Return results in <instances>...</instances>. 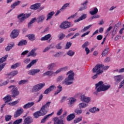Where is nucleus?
<instances>
[{"label": "nucleus", "mask_w": 124, "mask_h": 124, "mask_svg": "<svg viewBox=\"0 0 124 124\" xmlns=\"http://www.w3.org/2000/svg\"><path fill=\"white\" fill-rule=\"evenodd\" d=\"M30 62H31V59L30 58L25 59L23 61V62L25 63V64H28V63H29Z\"/></svg>", "instance_id": "nucleus-55"}, {"label": "nucleus", "mask_w": 124, "mask_h": 124, "mask_svg": "<svg viewBox=\"0 0 124 124\" xmlns=\"http://www.w3.org/2000/svg\"><path fill=\"white\" fill-rule=\"evenodd\" d=\"M110 88L109 85L104 84L103 81H99L95 84V89H96L97 93L100 92H105Z\"/></svg>", "instance_id": "nucleus-2"}, {"label": "nucleus", "mask_w": 124, "mask_h": 124, "mask_svg": "<svg viewBox=\"0 0 124 124\" xmlns=\"http://www.w3.org/2000/svg\"><path fill=\"white\" fill-rule=\"evenodd\" d=\"M62 55V52H58L55 54L54 55V56L55 57V58H58V57H61Z\"/></svg>", "instance_id": "nucleus-58"}, {"label": "nucleus", "mask_w": 124, "mask_h": 124, "mask_svg": "<svg viewBox=\"0 0 124 124\" xmlns=\"http://www.w3.org/2000/svg\"><path fill=\"white\" fill-rule=\"evenodd\" d=\"M115 71H116V72H118V73H124V68H121L120 69H116L115 70Z\"/></svg>", "instance_id": "nucleus-61"}, {"label": "nucleus", "mask_w": 124, "mask_h": 124, "mask_svg": "<svg viewBox=\"0 0 124 124\" xmlns=\"http://www.w3.org/2000/svg\"><path fill=\"white\" fill-rule=\"evenodd\" d=\"M33 116L35 119H37V118H38L39 117H40L43 115H41L40 111L39 110L38 111H36L35 112H34L33 113Z\"/></svg>", "instance_id": "nucleus-39"}, {"label": "nucleus", "mask_w": 124, "mask_h": 124, "mask_svg": "<svg viewBox=\"0 0 124 124\" xmlns=\"http://www.w3.org/2000/svg\"><path fill=\"white\" fill-rule=\"evenodd\" d=\"M87 18V14H83L81 16L79 17V19H80V21H82V20H85Z\"/></svg>", "instance_id": "nucleus-60"}, {"label": "nucleus", "mask_w": 124, "mask_h": 124, "mask_svg": "<svg viewBox=\"0 0 124 124\" xmlns=\"http://www.w3.org/2000/svg\"><path fill=\"white\" fill-rule=\"evenodd\" d=\"M64 79V77L62 76H60L57 78V82H61Z\"/></svg>", "instance_id": "nucleus-49"}, {"label": "nucleus", "mask_w": 124, "mask_h": 124, "mask_svg": "<svg viewBox=\"0 0 124 124\" xmlns=\"http://www.w3.org/2000/svg\"><path fill=\"white\" fill-rule=\"evenodd\" d=\"M8 57V55H6L5 56L2 57L0 59V63H2V62H4L6 61V59H7Z\"/></svg>", "instance_id": "nucleus-44"}, {"label": "nucleus", "mask_w": 124, "mask_h": 124, "mask_svg": "<svg viewBox=\"0 0 124 124\" xmlns=\"http://www.w3.org/2000/svg\"><path fill=\"white\" fill-rule=\"evenodd\" d=\"M20 65H21V62L16 63L12 65L11 68L13 69H15V68H17V67H18V66H20Z\"/></svg>", "instance_id": "nucleus-47"}, {"label": "nucleus", "mask_w": 124, "mask_h": 124, "mask_svg": "<svg viewBox=\"0 0 124 124\" xmlns=\"http://www.w3.org/2000/svg\"><path fill=\"white\" fill-rule=\"evenodd\" d=\"M65 37V35L63 33H60L58 35V38L59 40H62V39H63Z\"/></svg>", "instance_id": "nucleus-46"}, {"label": "nucleus", "mask_w": 124, "mask_h": 124, "mask_svg": "<svg viewBox=\"0 0 124 124\" xmlns=\"http://www.w3.org/2000/svg\"><path fill=\"white\" fill-rule=\"evenodd\" d=\"M41 5V4L40 3H36L35 4H34L30 7L31 9H32L33 10H37L39 7H40Z\"/></svg>", "instance_id": "nucleus-18"}, {"label": "nucleus", "mask_w": 124, "mask_h": 124, "mask_svg": "<svg viewBox=\"0 0 124 124\" xmlns=\"http://www.w3.org/2000/svg\"><path fill=\"white\" fill-rule=\"evenodd\" d=\"M30 16H31V14H24V13H22V14H19L17 16V18H18L19 22H20V23H23V21H25V20H26V19H27V18H29V17H30Z\"/></svg>", "instance_id": "nucleus-7"}, {"label": "nucleus", "mask_w": 124, "mask_h": 124, "mask_svg": "<svg viewBox=\"0 0 124 124\" xmlns=\"http://www.w3.org/2000/svg\"><path fill=\"white\" fill-rule=\"evenodd\" d=\"M51 36H52L51 34H48L45 35V36L42 37L41 38V41H45L46 40H48V39H50V38H51Z\"/></svg>", "instance_id": "nucleus-29"}, {"label": "nucleus", "mask_w": 124, "mask_h": 124, "mask_svg": "<svg viewBox=\"0 0 124 124\" xmlns=\"http://www.w3.org/2000/svg\"><path fill=\"white\" fill-rule=\"evenodd\" d=\"M67 70H68V66H67L61 68L62 71H67Z\"/></svg>", "instance_id": "nucleus-64"}, {"label": "nucleus", "mask_w": 124, "mask_h": 124, "mask_svg": "<svg viewBox=\"0 0 124 124\" xmlns=\"http://www.w3.org/2000/svg\"><path fill=\"white\" fill-rule=\"evenodd\" d=\"M12 117V116L11 115H9L6 116L5 118L6 122H9V121H10L11 120Z\"/></svg>", "instance_id": "nucleus-59"}, {"label": "nucleus", "mask_w": 124, "mask_h": 124, "mask_svg": "<svg viewBox=\"0 0 124 124\" xmlns=\"http://www.w3.org/2000/svg\"><path fill=\"white\" fill-rule=\"evenodd\" d=\"M33 105H34V102H28V103L24 105L23 107L24 109H29L31 107H32Z\"/></svg>", "instance_id": "nucleus-17"}, {"label": "nucleus", "mask_w": 124, "mask_h": 124, "mask_svg": "<svg viewBox=\"0 0 124 124\" xmlns=\"http://www.w3.org/2000/svg\"><path fill=\"white\" fill-rule=\"evenodd\" d=\"M15 46L14 43H11L9 45L5 47V50L6 51H9L12 48H13Z\"/></svg>", "instance_id": "nucleus-35"}, {"label": "nucleus", "mask_w": 124, "mask_h": 124, "mask_svg": "<svg viewBox=\"0 0 124 124\" xmlns=\"http://www.w3.org/2000/svg\"><path fill=\"white\" fill-rule=\"evenodd\" d=\"M27 40H21L18 44V46H24V45H27Z\"/></svg>", "instance_id": "nucleus-38"}, {"label": "nucleus", "mask_w": 124, "mask_h": 124, "mask_svg": "<svg viewBox=\"0 0 124 124\" xmlns=\"http://www.w3.org/2000/svg\"><path fill=\"white\" fill-rule=\"evenodd\" d=\"M37 50V48H33L32 49L29 54L28 55V57H35L37 54L35 53V51Z\"/></svg>", "instance_id": "nucleus-23"}, {"label": "nucleus", "mask_w": 124, "mask_h": 124, "mask_svg": "<svg viewBox=\"0 0 124 124\" xmlns=\"http://www.w3.org/2000/svg\"><path fill=\"white\" fill-rule=\"evenodd\" d=\"M28 82L27 80L24 79V80H21L19 81L18 84L19 85H24V84H26Z\"/></svg>", "instance_id": "nucleus-56"}, {"label": "nucleus", "mask_w": 124, "mask_h": 124, "mask_svg": "<svg viewBox=\"0 0 124 124\" xmlns=\"http://www.w3.org/2000/svg\"><path fill=\"white\" fill-rule=\"evenodd\" d=\"M57 91H55L54 93L55 95H57V94H59V93H61V92L62 91V85H59L57 87Z\"/></svg>", "instance_id": "nucleus-30"}, {"label": "nucleus", "mask_w": 124, "mask_h": 124, "mask_svg": "<svg viewBox=\"0 0 124 124\" xmlns=\"http://www.w3.org/2000/svg\"><path fill=\"white\" fill-rule=\"evenodd\" d=\"M19 35V30H14L11 33V38H16Z\"/></svg>", "instance_id": "nucleus-14"}, {"label": "nucleus", "mask_w": 124, "mask_h": 124, "mask_svg": "<svg viewBox=\"0 0 124 124\" xmlns=\"http://www.w3.org/2000/svg\"><path fill=\"white\" fill-rule=\"evenodd\" d=\"M75 54V52L73 50H70L67 52V55L69 57H73Z\"/></svg>", "instance_id": "nucleus-45"}, {"label": "nucleus", "mask_w": 124, "mask_h": 124, "mask_svg": "<svg viewBox=\"0 0 124 124\" xmlns=\"http://www.w3.org/2000/svg\"><path fill=\"white\" fill-rule=\"evenodd\" d=\"M93 26V25L91 24L89 25L86 27H85L83 29L81 30V32H85V31H87L88 30H89V29H91V27Z\"/></svg>", "instance_id": "nucleus-41"}, {"label": "nucleus", "mask_w": 124, "mask_h": 124, "mask_svg": "<svg viewBox=\"0 0 124 124\" xmlns=\"http://www.w3.org/2000/svg\"><path fill=\"white\" fill-rule=\"evenodd\" d=\"M54 90H56V86L55 85H51L44 91V94H47L50 92H52Z\"/></svg>", "instance_id": "nucleus-15"}, {"label": "nucleus", "mask_w": 124, "mask_h": 124, "mask_svg": "<svg viewBox=\"0 0 124 124\" xmlns=\"http://www.w3.org/2000/svg\"><path fill=\"white\" fill-rule=\"evenodd\" d=\"M33 122V119L31 117H27L24 119L25 124H31Z\"/></svg>", "instance_id": "nucleus-16"}, {"label": "nucleus", "mask_w": 124, "mask_h": 124, "mask_svg": "<svg viewBox=\"0 0 124 124\" xmlns=\"http://www.w3.org/2000/svg\"><path fill=\"white\" fill-rule=\"evenodd\" d=\"M55 14V12H51L49 13L48 14L47 16H46V21H48V20H50L52 19V17H53V15Z\"/></svg>", "instance_id": "nucleus-37"}, {"label": "nucleus", "mask_w": 124, "mask_h": 124, "mask_svg": "<svg viewBox=\"0 0 124 124\" xmlns=\"http://www.w3.org/2000/svg\"><path fill=\"white\" fill-rule=\"evenodd\" d=\"M56 63L53 62L47 65V68L48 69V70H53V69H54V67H56Z\"/></svg>", "instance_id": "nucleus-28"}, {"label": "nucleus", "mask_w": 124, "mask_h": 124, "mask_svg": "<svg viewBox=\"0 0 124 124\" xmlns=\"http://www.w3.org/2000/svg\"><path fill=\"white\" fill-rule=\"evenodd\" d=\"M69 3H66L64 4L60 9V10H61V11H64V10H65V9H66V8L69 6Z\"/></svg>", "instance_id": "nucleus-42"}, {"label": "nucleus", "mask_w": 124, "mask_h": 124, "mask_svg": "<svg viewBox=\"0 0 124 124\" xmlns=\"http://www.w3.org/2000/svg\"><path fill=\"white\" fill-rule=\"evenodd\" d=\"M44 76H54V72L52 71H47L43 74Z\"/></svg>", "instance_id": "nucleus-33"}, {"label": "nucleus", "mask_w": 124, "mask_h": 124, "mask_svg": "<svg viewBox=\"0 0 124 124\" xmlns=\"http://www.w3.org/2000/svg\"><path fill=\"white\" fill-rule=\"evenodd\" d=\"M38 62V59L32 60L31 62L26 66V68H27V69L29 68H31V66L34 64H35L36 62Z\"/></svg>", "instance_id": "nucleus-21"}, {"label": "nucleus", "mask_w": 124, "mask_h": 124, "mask_svg": "<svg viewBox=\"0 0 124 124\" xmlns=\"http://www.w3.org/2000/svg\"><path fill=\"white\" fill-rule=\"evenodd\" d=\"M75 101H76V99H75V98H70L68 103V105L69 107H72Z\"/></svg>", "instance_id": "nucleus-26"}, {"label": "nucleus", "mask_w": 124, "mask_h": 124, "mask_svg": "<svg viewBox=\"0 0 124 124\" xmlns=\"http://www.w3.org/2000/svg\"><path fill=\"white\" fill-rule=\"evenodd\" d=\"M23 112H24V109L22 108H19L14 114V117L18 118V117L21 116V115L23 114Z\"/></svg>", "instance_id": "nucleus-11"}, {"label": "nucleus", "mask_w": 124, "mask_h": 124, "mask_svg": "<svg viewBox=\"0 0 124 124\" xmlns=\"http://www.w3.org/2000/svg\"><path fill=\"white\" fill-rule=\"evenodd\" d=\"M97 12H98V9L96 7H94L91 9V11L89 12V13L91 15H95V14H97Z\"/></svg>", "instance_id": "nucleus-20"}, {"label": "nucleus", "mask_w": 124, "mask_h": 124, "mask_svg": "<svg viewBox=\"0 0 124 124\" xmlns=\"http://www.w3.org/2000/svg\"><path fill=\"white\" fill-rule=\"evenodd\" d=\"M93 73H97L101 74L103 72V65L97 64L93 69Z\"/></svg>", "instance_id": "nucleus-5"}, {"label": "nucleus", "mask_w": 124, "mask_h": 124, "mask_svg": "<svg viewBox=\"0 0 124 124\" xmlns=\"http://www.w3.org/2000/svg\"><path fill=\"white\" fill-rule=\"evenodd\" d=\"M80 100L81 101L85 102V103H87V104H89L91 101V97H87L85 95V94H81L80 95Z\"/></svg>", "instance_id": "nucleus-9"}, {"label": "nucleus", "mask_w": 124, "mask_h": 124, "mask_svg": "<svg viewBox=\"0 0 124 124\" xmlns=\"http://www.w3.org/2000/svg\"><path fill=\"white\" fill-rule=\"evenodd\" d=\"M53 114H54V112H52L51 113L45 116L44 118L41 120V124H44V123L46 122V120H48V119H49L51 116H53Z\"/></svg>", "instance_id": "nucleus-22"}, {"label": "nucleus", "mask_w": 124, "mask_h": 124, "mask_svg": "<svg viewBox=\"0 0 124 124\" xmlns=\"http://www.w3.org/2000/svg\"><path fill=\"white\" fill-rule=\"evenodd\" d=\"M89 3V0H86L84 1L81 4V5H82V7H81L79 10L80 11H83V10H86V9L87 8V5Z\"/></svg>", "instance_id": "nucleus-13"}, {"label": "nucleus", "mask_w": 124, "mask_h": 124, "mask_svg": "<svg viewBox=\"0 0 124 124\" xmlns=\"http://www.w3.org/2000/svg\"><path fill=\"white\" fill-rule=\"evenodd\" d=\"M82 119H83L82 117L77 118L76 120H74V122L75 124H77L79 122H81V121H82Z\"/></svg>", "instance_id": "nucleus-54"}, {"label": "nucleus", "mask_w": 124, "mask_h": 124, "mask_svg": "<svg viewBox=\"0 0 124 124\" xmlns=\"http://www.w3.org/2000/svg\"><path fill=\"white\" fill-rule=\"evenodd\" d=\"M71 45H72V43H71V42H67L66 44L65 49H69V48L71 47Z\"/></svg>", "instance_id": "nucleus-57"}, {"label": "nucleus", "mask_w": 124, "mask_h": 124, "mask_svg": "<svg viewBox=\"0 0 124 124\" xmlns=\"http://www.w3.org/2000/svg\"><path fill=\"white\" fill-rule=\"evenodd\" d=\"M9 83V80L3 81L2 79L0 80V87H3V86H6L7 84Z\"/></svg>", "instance_id": "nucleus-36"}, {"label": "nucleus", "mask_w": 124, "mask_h": 124, "mask_svg": "<svg viewBox=\"0 0 124 124\" xmlns=\"http://www.w3.org/2000/svg\"><path fill=\"white\" fill-rule=\"evenodd\" d=\"M71 22H69L67 21L63 22L60 26V28L62 29V30H65L66 29H68L72 27Z\"/></svg>", "instance_id": "nucleus-8"}, {"label": "nucleus", "mask_w": 124, "mask_h": 124, "mask_svg": "<svg viewBox=\"0 0 124 124\" xmlns=\"http://www.w3.org/2000/svg\"><path fill=\"white\" fill-rule=\"evenodd\" d=\"M62 108H61L60 109H59L57 113V116H61V115H62Z\"/></svg>", "instance_id": "nucleus-62"}, {"label": "nucleus", "mask_w": 124, "mask_h": 124, "mask_svg": "<svg viewBox=\"0 0 124 124\" xmlns=\"http://www.w3.org/2000/svg\"><path fill=\"white\" fill-rule=\"evenodd\" d=\"M89 111L91 113H94L95 112H96V107H94L93 108H91L89 110Z\"/></svg>", "instance_id": "nucleus-63"}, {"label": "nucleus", "mask_w": 124, "mask_h": 124, "mask_svg": "<svg viewBox=\"0 0 124 124\" xmlns=\"http://www.w3.org/2000/svg\"><path fill=\"white\" fill-rule=\"evenodd\" d=\"M88 106H89V104L84 102L80 103L78 104V107L79 109H85V108H87Z\"/></svg>", "instance_id": "nucleus-24"}, {"label": "nucleus", "mask_w": 124, "mask_h": 124, "mask_svg": "<svg viewBox=\"0 0 124 124\" xmlns=\"http://www.w3.org/2000/svg\"><path fill=\"white\" fill-rule=\"evenodd\" d=\"M109 47L108 46H107L106 48L104 49V50L103 51L102 53V57H105L107 54H108V52L109 51Z\"/></svg>", "instance_id": "nucleus-31"}, {"label": "nucleus", "mask_w": 124, "mask_h": 124, "mask_svg": "<svg viewBox=\"0 0 124 124\" xmlns=\"http://www.w3.org/2000/svg\"><path fill=\"white\" fill-rule=\"evenodd\" d=\"M40 72V70L38 68H36V69H32L29 70L28 72V73L29 75L34 76L35 74H37V73H39Z\"/></svg>", "instance_id": "nucleus-10"}, {"label": "nucleus", "mask_w": 124, "mask_h": 124, "mask_svg": "<svg viewBox=\"0 0 124 124\" xmlns=\"http://www.w3.org/2000/svg\"><path fill=\"white\" fill-rule=\"evenodd\" d=\"M66 75L67 77L62 81V84H64L67 86L72 85L75 80L74 76L75 74L73 72V71L70 70L67 73Z\"/></svg>", "instance_id": "nucleus-1"}, {"label": "nucleus", "mask_w": 124, "mask_h": 124, "mask_svg": "<svg viewBox=\"0 0 124 124\" xmlns=\"http://www.w3.org/2000/svg\"><path fill=\"white\" fill-rule=\"evenodd\" d=\"M27 37L28 38V39L29 40H31V41H33V40H35V35L33 34H29L28 35H27Z\"/></svg>", "instance_id": "nucleus-32"}, {"label": "nucleus", "mask_w": 124, "mask_h": 124, "mask_svg": "<svg viewBox=\"0 0 124 124\" xmlns=\"http://www.w3.org/2000/svg\"><path fill=\"white\" fill-rule=\"evenodd\" d=\"M36 21V18L34 17V18L32 19L31 21L28 24V28L31 29V25L33 24Z\"/></svg>", "instance_id": "nucleus-43"}, {"label": "nucleus", "mask_w": 124, "mask_h": 124, "mask_svg": "<svg viewBox=\"0 0 124 124\" xmlns=\"http://www.w3.org/2000/svg\"><path fill=\"white\" fill-rule=\"evenodd\" d=\"M3 100L4 101L5 103H7V102H10L12 101V99H11V96L8 95L3 98Z\"/></svg>", "instance_id": "nucleus-25"}, {"label": "nucleus", "mask_w": 124, "mask_h": 124, "mask_svg": "<svg viewBox=\"0 0 124 124\" xmlns=\"http://www.w3.org/2000/svg\"><path fill=\"white\" fill-rule=\"evenodd\" d=\"M8 89L11 91L13 97L19 95L20 92L18 91V87L15 85H11L8 87Z\"/></svg>", "instance_id": "nucleus-3"}, {"label": "nucleus", "mask_w": 124, "mask_h": 124, "mask_svg": "<svg viewBox=\"0 0 124 124\" xmlns=\"http://www.w3.org/2000/svg\"><path fill=\"white\" fill-rule=\"evenodd\" d=\"M20 3H21V1H16L11 5V8L14 9L16 6H18V5H20Z\"/></svg>", "instance_id": "nucleus-27"}, {"label": "nucleus", "mask_w": 124, "mask_h": 124, "mask_svg": "<svg viewBox=\"0 0 124 124\" xmlns=\"http://www.w3.org/2000/svg\"><path fill=\"white\" fill-rule=\"evenodd\" d=\"M45 86V83L37 84L33 86L32 88V93H36V92H39V91H40V90Z\"/></svg>", "instance_id": "nucleus-6"}, {"label": "nucleus", "mask_w": 124, "mask_h": 124, "mask_svg": "<svg viewBox=\"0 0 124 124\" xmlns=\"http://www.w3.org/2000/svg\"><path fill=\"white\" fill-rule=\"evenodd\" d=\"M46 16L44 15L39 16L36 19V22L38 24H41V23H43L44 22V20Z\"/></svg>", "instance_id": "nucleus-12"}, {"label": "nucleus", "mask_w": 124, "mask_h": 124, "mask_svg": "<svg viewBox=\"0 0 124 124\" xmlns=\"http://www.w3.org/2000/svg\"><path fill=\"white\" fill-rule=\"evenodd\" d=\"M89 45H90V43H89L88 41H86L82 45V48H83V49H85V48H87V46H89Z\"/></svg>", "instance_id": "nucleus-51"}, {"label": "nucleus", "mask_w": 124, "mask_h": 124, "mask_svg": "<svg viewBox=\"0 0 124 124\" xmlns=\"http://www.w3.org/2000/svg\"><path fill=\"white\" fill-rule=\"evenodd\" d=\"M114 79L115 81V82H117V83H120L123 79H124V77L122 75H118V76H115L114 77Z\"/></svg>", "instance_id": "nucleus-19"}, {"label": "nucleus", "mask_w": 124, "mask_h": 124, "mask_svg": "<svg viewBox=\"0 0 124 124\" xmlns=\"http://www.w3.org/2000/svg\"><path fill=\"white\" fill-rule=\"evenodd\" d=\"M22 122H23V119H19L14 122L13 124H20Z\"/></svg>", "instance_id": "nucleus-50"}, {"label": "nucleus", "mask_w": 124, "mask_h": 124, "mask_svg": "<svg viewBox=\"0 0 124 124\" xmlns=\"http://www.w3.org/2000/svg\"><path fill=\"white\" fill-rule=\"evenodd\" d=\"M18 74V71H14L11 73H9L8 75L11 76H15V75H17Z\"/></svg>", "instance_id": "nucleus-48"}, {"label": "nucleus", "mask_w": 124, "mask_h": 124, "mask_svg": "<svg viewBox=\"0 0 124 124\" xmlns=\"http://www.w3.org/2000/svg\"><path fill=\"white\" fill-rule=\"evenodd\" d=\"M75 113H76L77 115H81L83 114V109L81 108H76L75 109Z\"/></svg>", "instance_id": "nucleus-40"}, {"label": "nucleus", "mask_w": 124, "mask_h": 124, "mask_svg": "<svg viewBox=\"0 0 124 124\" xmlns=\"http://www.w3.org/2000/svg\"><path fill=\"white\" fill-rule=\"evenodd\" d=\"M51 46H52V45H50L48 46H47L46 47L43 51V53H45L46 52H48L50 49H51Z\"/></svg>", "instance_id": "nucleus-53"}, {"label": "nucleus", "mask_w": 124, "mask_h": 124, "mask_svg": "<svg viewBox=\"0 0 124 124\" xmlns=\"http://www.w3.org/2000/svg\"><path fill=\"white\" fill-rule=\"evenodd\" d=\"M62 69H59L58 70H56L55 72H53V76H56L57 74L62 72Z\"/></svg>", "instance_id": "nucleus-52"}, {"label": "nucleus", "mask_w": 124, "mask_h": 124, "mask_svg": "<svg viewBox=\"0 0 124 124\" xmlns=\"http://www.w3.org/2000/svg\"><path fill=\"white\" fill-rule=\"evenodd\" d=\"M75 118V114L74 113H72L69 115L67 117L66 119L68 122H70V121H72V120H73V119H74Z\"/></svg>", "instance_id": "nucleus-34"}, {"label": "nucleus", "mask_w": 124, "mask_h": 124, "mask_svg": "<svg viewBox=\"0 0 124 124\" xmlns=\"http://www.w3.org/2000/svg\"><path fill=\"white\" fill-rule=\"evenodd\" d=\"M50 104H51V102H47L45 105L41 107L39 111L42 116H45V115L47 114V112H48V108H49Z\"/></svg>", "instance_id": "nucleus-4"}]
</instances>
